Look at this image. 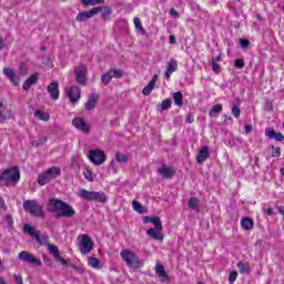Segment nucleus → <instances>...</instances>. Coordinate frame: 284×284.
<instances>
[{
  "label": "nucleus",
  "mask_w": 284,
  "mask_h": 284,
  "mask_svg": "<svg viewBox=\"0 0 284 284\" xmlns=\"http://www.w3.org/2000/svg\"><path fill=\"white\" fill-rule=\"evenodd\" d=\"M144 224L152 223L155 227L146 230V234L153 241H163V223L161 222V217L156 215L144 216L142 217Z\"/></svg>",
  "instance_id": "f257e3e1"
},
{
  "label": "nucleus",
  "mask_w": 284,
  "mask_h": 284,
  "mask_svg": "<svg viewBox=\"0 0 284 284\" xmlns=\"http://www.w3.org/2000/svg\"><path fill=\"white\" fill-rule=\"evenodd\" d=\"M21 181L19 168L13 166L0 173V185H17Z\"/></svg>",
  "instance_id": "f03ea898"
},
{
  "label": "nucleus",
  "mask_w": 284,
  "mask_h": 284,
  "mask_svg": "<svg viewBox=\"0 0 284 284\" xmlns=\"http://www.w3.org/2000/svg\"><path fill=\"white\" fill-rule=\"evenodd\" d=\"M79 197L84 201H93L94 203H108V194L103 191H88L85 189H81L79 193Z\"/></svg>",
  "instance_id": "7ed1b4c3"
},
{
  "label": "nucleus",
  "mask_w": 284,
  "mask_h": 284,
  "mask_svg": "<svg viewBox=\"0 0 284 284\" xmlns=\"http://www.w3.org/2000/svg\"><path fill=\"white\" fill-rule=\"evenodd\" d=\"M120 256L122 261L133 270H141L143 267V261L139 258V255L136 253L130 251V250H122L120 252Z\"/></svg>",
  "instance_id": "20e7f679"
},
{
  "label": "nucleus",
  "mask_w": 284,
  "mask_h": 284,
  "mask_svg": "<svg viewBox=\"0 0 284 284\" xmlns=\"http://www.w3.org/2000/svg\"><path fill=\"white\" fill-rule=\"evenodd\" d=\"M23 210L31 214V216H36L37 219H43L45 213L43 212V206L37 202V200H27L23 202Z\"/></svg>",
  "instance_id": "39448f33"
},
{
  "label": "nucleus",
  "mask_w": 284,
  "mask_h": 284,
  "mask_svg": "<svg viewBox=\"0 0 284 284\" xmlns=\"http://www.w3.org/2000/svg\"><path fill=\"white\" fill-rule=\"evenodd\" d=\"M23 232L30 234L31 239H34L39 245H44L47 247L50 245V236H48L47 233L41 234V231L34 230L30 224H24Z\"/></svg>",
  "instance_id": "423d86ee"
},
{
  "label": "nucleus",
  "mask_w": 284,
  "mask_h": 284,
  "mask_svg": "<svg viewBox=\"0 0 284 284\" xmlns=\"http://www.w3.org/2000/svg\"><path fill=\"white\" fill-rule=\"evenodd\" d=\"M58 176H61V169L52 166L38 176V183L40 185H48L50 181H54Z\"/></svg>",
  "instance_id": "0eeeda50"
},
{
  "label": "nucleus",
  "mask_w": 284,
  "mask_h": 284,
  "mask_svg": "<svg viewBox=\"0 0 284 284\" xmlns=\"http://www.w3.org/2000/svg\"><path fill=\"white\" fill-rule=\"evenodd\" d=\"M80 239L81 241L79 243V250L81 254L85 256L87 254H90L92 252V250L94 248V243H92V239L89 237L88 234L80 235Z\"/></svg>",
  "instance_id": "6e6552de"
},
{
  "label": "nucleus",
  "mask_w": 284,
  "mask_h": 284,
  "mask_svg": "<svg viewBox=\"0 0 284 284\" xmlns=\"http://www.w3.org/2000/svg\"><path fill=\"white\" fill-rule=\"evenodd\" d=\"M88 156L93 165H103L105 163V152L101 151V149L89 151Z\"/></svg>",
  "instance_id": "1a4fd4ad"
},
{
  "label": "nucleus",
  "mask_w": 284,
  "mask_h": 284,
  "mask_svg": "<svg viewBox=\"0 0 284 284\" xmlns=\"http://www.w3.org/2000/svg\"><path fill=\"white\" fill-rule=\"evenodd\" d=\"M74 77L79 85H88V67L85 64L79 65L74 70Z\"/></svg>",
  "instance_id": "9d476101"
},
{
  "label": "nucleus",
  "mask_w": 284,
  "mask_h": 284,
  "mask_svg": "<svg viewBox=\"0 0 284 284\" xmlns=\"http://www.w3.org/2000/svg\"><path fill=\"white\" fill-rule=\"evenodd\" d=\"M18 257L23 263H31L32 265H37L38 267H41V265H43L41 260H37V257L34 255L30 254L27 251L20 252Z\"/></svg>",
  "instance_id": "9b49d317"
},
{
  "label": "nucleus",
  "mask_w": 284,
  "mask_h": 284,
  "mask_svg": "<svg viewBox=\"0 0 284 284\" xmlns=\"http://www.w3.org/2000/svg\"><path fill=\"white\" fill-rule=\"evenodd\" d=\"M98 12H101V8H93L89 11L80 12L77 16V21H79L80 23H85V21L92 19V17H97Z\"/></svg>",
  "instance_id": "f8f14e48"
},
{
  "label": "nucleus",
  "mask_w": 284,
  "mask_h": 284,
  "mask_svg": "<svg viewBox=\"0 0 284 284\" xmlns=\"http://www.w3.org/2000/svg\"><path fill=\"white\" fill-rule=\"evenodd\" d=\"M65 94L69 97L71 103H77L81 99V88L69 87L65 89Z\"/></svg>",
  "instance_id": "ddd939ff"
},
{
  "label": "nucleus",
  "mask_w": 284,
  "mask_h": 284,
  "mask_svg": "<svg viewBox=\"0 0 284 284\" xmlns=\"http://www.w3.org/2000/svg\"><path fill=\"white\" fill-rule=\"evenodd\" d=\"M77 214V212L74 211V207H72L70 204L63 202L61 209H60V213H58V216L62 217V219H72V216H74Z\"/></svg>",
  "instance_id": "4468645a"
},
{
  "label": "nucleus",
  "mask_w": 284,
  "mask_h": 284,
  "mask_svg": "<svg viewBox=\"0 0 284 284\" xmlns=\"http://www.w3.org/2000/svg\"><path fill=\"white\" fill-rule=\"evenodd\" d=\"M49 253L53 255V258L58 262L61 263V265H68V261L63 257H61V252H59V247L54 244H49L48 245Z\"/></svg>",
  "instance_id": "2eb2a0df"
},
{
  "label": "nucleus",
  "mask_w": 284,
  "mask_h": 284,
  "mask_svg": "<svg viewBox=\"0 0 284 284\" xmlns=\"http://www.w3.org/2000/svg\"><path fill=\"white\" fill-rule=\"evenodd\" d=\"M72 125H74V128L77 130H80L81 132H90V125L85 123V120L83 118H74L72 120Z\"/></svg>",
  "instance_id": "dca6fc26"
},
{
  "label": "nucleus",
  "mask_w": 284,
  "mask_h": 284,
  "mask_svg": "<svg viewBox=\"0 0 284 284\" xmlns=\"http://www.w3.org/2000/svg\"><path fill=\"white\" fill-rule=\"evenodd\" d=\"M47 91L53 101H59V82L57 81L51 82L48 85Z\"/></svg>",
  "instance_id": "f3484780"
},
{
  "label": "nucleus",
  "mask_w": 284,
  "mask_h": 284,
  "mask_svg": "<svg viewBox=\"0 0 284 284\" xmlns=\"http://www.w3.org/2000/svg\"><path fill=\"white\" fill-rule=\"evenodd\" d=\"M63 201L58 199H51L49 200V209L52 213H57L59 216V213L61 212V207H63Z\"/></svg>",
  "instance_id": "a211bd4d"
},
{
  "label": "nucleus",
  "mask_w": 284,
  "mask_h": 284,
  "mask_svg": "<svg viewBox=\"0 0 284 284\" xmlns=\"http://www.w3.org/2000/svg\"><path fill=\"white\" fill-rule=\"evenodd\" d=\"M158 173L160 174V176H162V179H172V176H174L176 174V171H174V169L163 164L162 168H160L158 170Z\"/></svg>",
  "instance_id": "6ab92c4d"
},
{
  "label": "nucleus",
  "mask_w": 284,
  "mask_h": 284,
  "mask_svg": "<svg viewBox=\"0 0 284 284\" xmlns=\"http://www.w3.org/2000/svg\"><path fill=\"white\" fill-rule=\"evenodd\" d=\"M207 159H210V146L205 145L202 149H200L196 162L201 165L202 163H205Z\"/></svg>",
  "instance_id": "aec40b11"
},
{
  "label": "nucleus",
  "mask_w": 284,
  "mask_h": 284,
  "mask_svg": "<svg viewBox=\"0 0 284 284\" xmlns=\"http://www.w3.org/2000/svg\"><path fill=\"white\" fill-rule=\"evenodd\" d=\"M265 136H267L270 140L283 142L284 135L281 132H276L274 129H266L265 130Z\"/></svg>",
  "instance_id": "412c9836"
},
{
  "label": "nucleus",
  "mask_w": 284,
  "mask_h": 284,
  "mask_svg": "<svg viewBox=\"0 0 284 284\" xmlns=\"http://www.w3.org/2000/svg\"><path fill=\"white\" fill-rule=\"evenodd\" d=\"M158 80L159 75L154 74L149 84L142 90V94H144V97H150V94H152V90H154Z\"/></svg>",
  "instance_id": "4be33fe9"
},
{
  "label": "nucleus",
  "mask_w": 284,
  "mask_h": 284,
  "mask_svg": "<svg viewBox=\"0 0 284 284\" xmlns=\"http://www.w3.org/2000/svg\"><path fill=\"white\" fill-rule=\"evenodd\" d=\"M38 81H39V73L31 74L22 84L23 90L28 92V90H30V88H32V85H34V83H37Z\"/></svg>",
  "instance_id": "5701e85b"
},
{
  "label": "nucleus",
  "mask_w": 284,
  "mask_h": 284,
  "mask_svg": "<svg viewBox=\"0 0 284 284\" xmlns=\"http://www.w3.org/2000/svg\"><path fill=\"white\" fill-rule=\"evenodd\" d=\"M97 103H99V94H91L89 97L88 102L85 103V110L90 112L91 110H94L97 108Z\"/></svg>",
  "instance_id": "b1692460"
},
{
  "label": "nucleus",
  "mask_w": 284,
  "mask_h": 284,
  "mask_svg": "<svg viewBox=\"0 0 284 284\" xmlns=\"http://www.w3.org/2000/svg\"><path fill=\"white\" fill-rule=\"evenodd\" d=\"M3 74H6L7 79L10 80L13 85H19V79H17V73L14 72V70L10 68H4Z\"/></svg>",
  "instance_id": "393cba45"
},
{
  "label": "nucleus",
  "mask_w": 284,
  "mask_h": 284,
  "mask_svg": "<svg viewBox=\"0 0 284 284\" xmlns=\"http://www.w3.org/2000/svg\"><path fill=\"white\" fill-rule=\"evenodd\" d=\"M179 64L175 60H170L166 67V71L164 73L165 79H170L173 72H176Z\"/></svg>",
  "instance_id": "a878e982"
},
{
  "label": "nucleus",
  "mask_w": 284,
  "mask_h": 284,
  "mask_svg": "<svg viewBox=\"0 0 284 284\" xmlns=\"http://www.w3.org/2000/svg\"><path fill=\"white\" fill-rule=\"evenodd\" d=\"M241 226H242V230H246V231L254 230V220L247 216L242 217Z\"/></svg>",
  "instance_id": "bb28decb"
},
{
  "label": "nucleus",
  "mask_w": 284,
  "mask_h": 284,
  "mask_svg": "<svg viewBox=\"0 0 284 284\" xmlns=\"http://www.w3.org/2000/svg\"><path fill=\"white\" fill-rule=\"evenodd\" d=\"M155 274L159 278H168V272H165V266H163V264H155Z\"/></svg>",
  "instance_id": "cd10ccee"
},
{
  "label": "nucleus",
  "mask_w": 284,
  "mask_h": 284,
  "mask_svg": "<svg viewBox=\"0 0 284 284\" xmlns=\"http://www.w3.org/2000/svg\"><path fill=\"white\" fill-rule=\"evenodd\" d=\"M223 112V104H215L210 110V116L216 119Z\"/></svg>",
  "instance_id": "c85d7f7f"
},
{
  "label": "nucleus",
  "mask_w": 284,
  "mask_h": 284,
  "mask_svg": "<svg viewBox=\"0 0 284 284\" xmlns=\"http://www.w3.org/2000/svg\"><path fill=\"white\" fill-rule=\"evenodd\" d=\"M95 8H100L101 18L104 21H108V19H110L112 14V9L110 7H95Z\"/></svg>",
  "instance_id": "c756f323"
},
{
  "label": "nucleus",
  "mask_w": 284,
  "mask_h": 284,
  "mask_svg": "<svg viewBox=\"0 0 284 284\" xmlns=\"http://www.w3.org/2000/svg\"><path fill=\"white\" fill-rule=\"evenodd\" d=\"M81 3L84 8H88L90 6H102L105 3V0H81Z\"/></svg>",
  "instance_id": "7c9ffc66"
},
{
  "label": "nucleus",
  "mask_w": 284,
  "mask_h": 284,
  "mask_svg": "<svg viewBox=\"0 0 284 284\" xmlns=\"http://www.w3.org/2000/svg\"><path fill=\"white\" fill-rule=\"evenodd\" d=\"M173 101L178 108H181L183 105V93L181 91L174 92Z\"/></svg>",
  "instance_id": "2f4dec72"
},
{
  "label": "nucleus",
  "mask_w": 284,
  "mask_h": 284,
  "mask_svg": "<svg viewBox=\"0 0 284 284\" xmlns=\"http://www.w3.org/2000/svg\"><path fill=\"white\" fill-rule=\"evenodd\" d=\"M189 207L193 210L194 212H200L201 207L199 206V200L197 197H191L189 200Z\"/></svg>",
  "instance_id": "473e14b6"
},
{
  "label": "nucleus",
  "mask_w": 284,
  "mask_h": 284,
  "mask_svg": "<svg viewBox=\"0 0 284 284\" xmlns=\"http://www.w3.org/2000/svg\"><path fill=\"white\" fill-rule=\"evenodd\" d=\"M170 108H172V99H165L158 110L159 112H165V110H170Z\"/></svg>",
  "instance_id": "72a5a7b5"
},
{
  "label": "nucleus",
  "mask_w": 284,
  "mask_h": 284,
  "mask_svg": "<svg viewBox=\"0 0 284 284\" xmlns=\"http://www.w3.org/2000/svg\"><path fill=\"white\" fill-rule=\"evenodd\" d=\"M109 74L111 75V79H121V78H123V70L111 69V70H109Z\"/></svg>",
  "instance_id": "f704fd0d"
},
{
  "label": "nucleus",
  "mask_w": 284,
  "mask_h": 284,
  "mask_svg": "<svg viewBox=\"0 0 284 284\" xmlns=\"http://www.w3.org/2000/svg\"><path fill=\"white\" fill-rule=\"evenodd\" d=\"M237 267L240 270V274H250V263L239 262Z\"/></svg>",
  "instance_id": "c9c22d12"
},
{
  "label": "nucleus",
  "mask_w": 284,
  "mask_h": 284,
  "mask_svg": "<svg viewBox=\"0 0 284 284\" xmlns=\"http://www.w3.org/2000/svg\"><path fill=\"white\" fill-rule=\"evenodd\" d=\"M36 119H39L40 121H50V114L44 113L42 111L37 110L34 112Z\"/></svg>",
  "instance_id": "e433bc0d"
},
{
  "label": "nucleus",
  "mask_w": 284,
  "mask_h": 284,
  "mask_svg": "<svg viewBox=\"0 0 284 284\" xmlns=\"http://www.w3.org/2000/svg\"><path fill=\"white\" fill-rule=\"evenodd\" d=\"M134 212H138L139 214H145V206L141 204L140 202L133 201L132 203Z\"/></svg>",
  "instance_id": "4c0bfd02"
},
{
  "label": "nucleus",
  "mask_w": 284,
  "mask_h": 284,
  "mask_svg": "<svg viewBox=\"0 0 284 284\" xmlns=\"http://www.w3.org/2000/svg\"><path fill=\"white\" fill-rule=\"evenodd\" d=\"M88 263L93 270H100L101 262H99V258L97 257H89Z\"/></svg>",
  "instance_id": "58836bf2"
},
{
  "label": "nucleus",
  "mask_w": 284,
  "mask_h": 284,
  "mask_svg": "<svg viewBox=\"0 0 284 284\" xmlns=\"http://www.w3.org/2000/svg\"><path fill=\"white\" fill-rule=\"evenodd\" d=\"M0 119L2 121H6V119H10V114H8V111L6 110L3 102H0Z\"/></svg>",
  "instance_id": "ea45409f"
},
{
  "label": "nucleus",
  "mask_w": 284,
  "mask_h": 284,
  "mask_svg": "<svg viewBox=\"0 0 284 284\" xmlns=\"http://www.w3.org/2000/svg\"><path fill=\"white\" fill-rule=\"evenodd\" d=\"M48 141V138L47 136H42L40 138L39 140H34L31 142V145L33 148H41V145H43V143H45Z\"/></svg>",
  "instance_id": "a19ab883"
},
{
  "label": "nucleus",
  "mask_w": 284,
  "mask_h": 284,
  "mask_svg": "<svg viewBox=\"0 0 284 284\" xmlns=\"http://www.w3.org/2000/svg\"><path fill=\"white\" fill-rule=\"evenodd\" d=\"M133 23L135 26V30H140L141 34H145V29H143V24H141V19L134 18Z\"/></svg>",
  "instance_id": "79ce46f5"
},
{
  "label": "nucleus",
  "mask_w": 284,
  "mask_h": 284,
  "mask_svg": "<svg viewBox=\"0 0 284 284\" xmlns=\"http://www.w3.org/2000/svg\"><path fill=\"white\" fill-rule=\"evenodd\" d=\"M101 81H102L103 85H109V83L112 81V75H110V71L102 74Z\"/></svg>",
  "instance_id": "37998d69"
},
{
  "label": "nucleus",
  "mask_w": 284,
  "mask_h": 284,
  "mask_svg": "<svg viewBox=\"0 0 284 284\" xmlns=\"http://www.w3.org/2000/svg\"><path fill=\"white\" fill-rule=\"evenodd\" d=\"M231 114L235 118L239 119L241 116V108L239 105L234 104L231 109Z\"/></svg>",
  "instance_id": "c03bdc74"
},
{
  "label": "nucleus",
  "mask_w": 284,
  "mask_h": 284,
  "mask_svg": "<svg viewBox=\"0 0 284 284\" xmlns=\"http://www.w3.org/2000/svg\"><path fill=\"white\" fill-rule=\"evenodd\" d=\"M271 150L273 158L278 159V156H281V149L278 146L272 145Z\"/></svg>",
  "instance_id": "a18cd8bd"
},
{
  "label": "nucleus",
  "mask_w": 284,
  "mask_h": 284,
  "mask_svg": "<svg viewBox=\"0 0 284 284\" xmlns=\"http://www.w3.org/2000/svg\"><path fill=\"white\" fill-rule=\"evenodd\" d=\"M115 159L119 163H128V155L118 153L115 154Z\"/></svg>",
  "instance_id": "49530a36"
},
{
  "label": "nucleus",
  "mask_w": 284,
  "mask_h": 284,
  "mask_svg": "<svg viewBox=\"0 0 284 284\" xmlns=\"http://www.w3.org/2000/svg\"><path fill=\"white\" fill-rule=\"evenodd\" d=\"M237 277H239V273L236 271H232L229 275L230 284H233Z\"/></svg>",
  "instance_id": "de8ad7c7"
},
{
  "label": "nucleus",
  "mask_w": 284,
  "mask_h": 284,
  "mask_svg": "<svg viewBox=\"0 0 284 284\" xmlns=\"http://www.w3.org/2000/svg\"><path fill=\"white\" fill-rule=\"evenodd\" d=\"M20 74H21L22 77H26V74H28V65H26L24 62H21V63H20Z\"/></svg>",
  "instance_id": "09e8293b"
},
{
  "label": "nucleus",
  "mask_w": 284,
  "mask_h": 284,
  "mask_svg": "<svg viewBox=\"0 0 284 284\" xmlns=\"http://www.w3.org/2000/svg\"><path fill=\"white\" fill-rule=\"evenodd\" d=\"M235 68L243 70V68H245V61H243V59L235 60Z\"/></svg>",
  "instance_id": "8fccbe9b"
},
{
  "label": "nucleus",
  "mask_w": 284,
  "mask_h": 284,
  "mask_svg": "<svg viewBox=\"0 0 284 284\" xmlns=\"http://www.w3.org/2000/svg\"><path fill=\"white\" fill-rule=\"evenodd\" d=\"M212 70L215 72V74L221 73V65L216 62H212Z\"/></svg>",
  "instance_id": "3c124183"
},
{
  "label": "nucleus",
  "mask_w": 284,
  "mask_h": 284,
  "mask_svg": "<svg viewBox=\"0 0 284 284\" xmlns=\"http://www.w3.org/2000/svg\"><path fill=\"white\" fill-rule=\"evenodd\" d=\"M240 45L241 48H250V40L240 39Z\"/></svg>",
  "instance_id": "603ef678"
},
{
  "label": "nucleus",
  "mask_w": 284,
  "mask_h": 284,
  "mask_svg": "<svg viewBox=\"0 0 284 284\" xmlns=\"http://www.w3.org/2000/svg\"><path fill=\"white\" fill-rule=\"evenodd\" d=\"M225 120H224V125H232V123H234V120L232 119V116H227L224 115Z\"/></svg>",
  "instance_id": "864d4df0"
},
{
  "label": "nucleus",
  "mask_w": 284,
  "mask_h": 284,
  "mask_svg": "<svg viewBox=\"0 0 284 284\" xmlns=\"http://www.w3.org/2000/svg\"><path fill=\"white\" fill-rule=\"evenodd\" d=\"M170 14L173 19H179V11L175 9H171Z\"/></svg>",
  "instance_id": "5fc2aeb1"
},
{
  "label": "nucleus",
  "mask_w": 284,
  "mask_h": 284,
  "mask_svg": "<svg viewBox=\"0 0 284 284\" xmlns=\"http://www.w3.org/2000/svg\"><path fill=\"white\" fill-rule=\"evenodd\" d=\"M14 281L17 284H23V277L21 275H14Z\"/></svg>",
  "instance_id": "6e6d98bb"
},
{
  "label": "nucleus",
  "mask_w": 284,
  "mask_h": 284,
  "mask_svg": "<svg viewBox=\"0 0 284 284\" xmlns=\"http://www.w3.org/2000/svg\"><path fill=\"white\" fill-rule=\"evenodd\" d=\"M244 130H245V133H246V134H251V132H252V130H253L252 124H245Z\"/></svg>",
  "instance_id": "4d7b16f0"
},
{
  "label": "nucleus",
  "mask_w": 284,
  "mask_h": 284,
  "mask_svg": "<svg viewBox=\"0 0 284 284\" xmlns=\"http://www.w3.org/2000/svg\"><path fill=\"white\" fill-rule=\"evenodd\" d=\"M84 176L87 181H90V182L94 181V178L92 176V172L90 171H88Z\"/></svg>",
  "instance_id": "13d9d810"
},
{
  "label": "nucleus",
  "mask_w": 284,
  "mask_h": 284,
  "mask_svg": "<svg viewBox=\"0 0 284 284\" xmlns=\"http://www.w3.org/2000/svg\"><path fill=\"white\" fill-rule=\"evenodd\" d=\"M71 267L74 270V271H77L78 272V274H84V272H85V270H83V268H79L78 266H75V265H71Z\"/></svg>",
  "instance_id": "bf43d9fd"
},
{
  "label": "nucleus",
  "mask_w": 284,
  "mask_h": 284,
  "mask_svg": "<svg viewBox=\"0 0 284 284\" xmlns=\"http://www.w3.org/2000/svg\"><path fill=\"white\" fill-rule=\"evenodd\" d=\"M222 57H223V53L220 52L219 55H217L216 58H212L211 61H212V62H215V63H219V61H221Z\"/></svg>",
  "instance_id": "052dcab7"
},
{
  "label": "nucleus",
  "mask_w": 284,
  "mask_h": 284,
  "mask_svg": "<svg viewBox=\"0 0 284 284\" xmlns=\"http://www.w3.org/2000/svg\"><path fill=\"white\" fill-rule=\"evenodd\" d=\"M43 261H44V263H47L48 265H49V267H52V260H50L48 256H43Z\"/></svg>",
  "instance_id": "680f3d73"
},
{
  "label": "nucleus",
  "mask_w": 284,
  "mask_h": 284,
  "mask_svg": "<svg viewBox=\"0 0 284 284\" xmlns=\"http://www.w3.org/2000/svg\"><path fill=\"white\" fill-rule=\"evenodd\" d=\"M169 43H171V45H174V43H176V37L171 34L169 38Z\"/></svg>",
  "instance_id": "e2e57ef3"
},
{
  "label": "nucleus",
  "mask_w": 284,
  "mask_h": 284,
  "mask_svg": "<svg viewBox=\"0 0 284 284\" xmlns=\"http://www.w3.org/2000/svg\"><path fill=\"white\" fill-rule=\"evenodd\" d=\"M6 48V42L3 41V38L0 37V51Z\"/></svg>",
  "instance_id": "0e129e2a"
},
{
  "label": "nucleus",
  "mask_w": 284,
  "mask_h": 284,
  "mask_svg": "<svg viewBox=\"0 0 284 284\" xmlns=\"http://www.w3.org/2000/svg\"><path fill=\"white\" fill-rule=\"evenodd\" d=\"M266 214H267V216H272V214H274V209L268 207V209L266 210Z\"/></svg>",
  "instance_id": "69168bd1"
},
{
  "label": "nucleus",
  "mask_w": 284,
  "mask_h": 284,
  "mask_svg": "<svg viewBox=\"0 0 284 284\" xmlns=\"http://www.w3.org/2000/svg\"><path fill=\"white\" fill-rule=\"evenodd\" d=\"M0 207H6V201L3 197H0Z\"/></svg>",
  "instance_id": "338daca9"
},
{
  "label": "nucleus",
  "mask_w": 284,
  "mask_h": 284,
  "mask_svg": "<svg viewBox=\"0 0 284 284\" xmlns=\"http://www.w3.org/2000/svg\"><path fill=\"white\" fill-rule=\"evenodd\" d=\"M6 221H8V223H12V216L11 215H7L6 216Z\"/></svg>",
  "instance_id": "774afa93"
}]
</instances>
